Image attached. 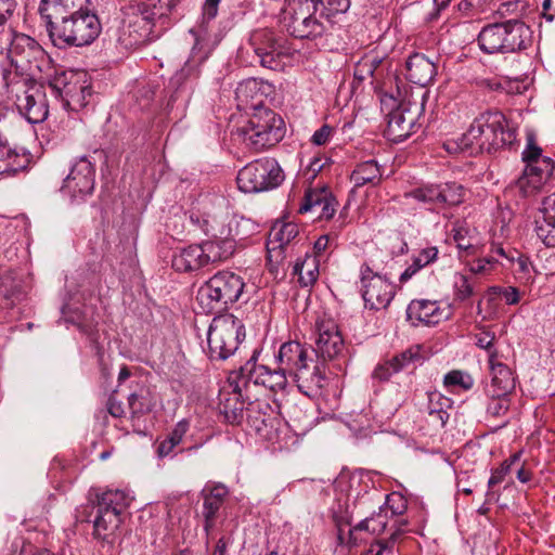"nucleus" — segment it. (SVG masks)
Listing matches in <instances>:
<instances>
[{"instance_id":"nucleus-1","label":"nucleus","mask_w":555,"mask_h":555,"mask_svg":"<svg viewBox=\"0 0 555 555\" xmlns=\"http://www.w3.org/2000/svg\"><path fill=\"white\" fill-rule=\"evenodd\" d=\"M181 0H140L122 11L118 40L132 49L157 37L155 28L168 25V18Z\"/></svg>"},{"instance_id":"nucleus-2","label":"nucleus","mask_w":555,"mask_h":555,"mask_svg":"<svg viewBox=\"0 0 555 555\" xmlns=\"http://www.w3.org/2000/svg\"><path fill=\"white\" fill-rule=\"evenodd\" d=\"M514 140L515 132L506 128V118L499 111L481 113L462 138L465 149H478L488 153L511 145Z\"/></svg>"},{"instance_id":"nucleus-3","label":"nucleus","mask_w":555,"mask_h":555,"mask_svg":"<svg viewBox=\"0 0 555 555\" xmlns=\"http://www.w3.org/2000/svg\"><path fill=\"white\" fill-rule=\"evenodd\" d=\"M3 80L17 111L28 122L39 124L47 119L49 105L42 86L16 73H4Z\"/></svg>"},{"instance_id":"nucleus-4","label":"nucleus","mask_w":555,"mask_h":555,"mask_svg":"<svg viewBox=\"0 0 555 555\" xmlns=\"http://www.w3.org/2000/svg\"><path fill=\"white\" fill-rule=\"evenodd\" d=\"M245 283L231 271H219L205 282L197 292L196 300L205 313H217L238 300Z\"/></svg>"},{"instance_id":"nucleus-5","label":"nucleus","mask_w":555,"mask_h":555,"mask_svg":"<svg viewBox=\"0 0 555 555\" xmlns=\"http://www.w3.org/2000/svg\"><path fill=\"white\" fill-rule=\"evenodd\" d=\"M529 39V27L518 20L486 25L478 35L479 47L488 54L525 49Z\"/></svg>"},{"instance_id":"nucleus-6","label":"nucleus","mask_w":555,"mask_h":555,"mask_svg":"<svg viewBox=\"0 0 555 555\" xmlns=\"http://www.w3.org/2000/svg\"><path fill=\"white\" fill-rule=\"evenodd\" d=\"M280 374L285 378L288 374L297 383V387L307 396L315 393L324 386V376L318 366L309 372L307 352L298 341H288L280 346Z\"/></svg>"},{"instance_id":"nucleus-7","label":"nucleus","mask_w":555,"mask_h":555,"mask_svg":"<svg viewBox=\"0 0 555 555\" xmlns=\"http://www.w3.org/2000/svg\"><path fill=\"white\" fill-rule=\"evenodd\" d=\"M101 23L98 15L90 9L62 21L47 29L52 43L64 49L67 47H83L92 43L101 34Z\"/></svg>"},{"instance_id":"nucleus-8","label":"nucleus","mask_w":555,"mask_h":555,"mask_svg":"<svg viewBox=\"0 0 555 555\" xmlns=\"http://www.w3.org/2000/svg\"><path fill=\"white\" fill-rule=\"evenodd\" d=\"M245 326L233 314L215 317L207 332L208 356L211 360H225L245 339Z\"/></svg>"},{"instance_id":"nucleus-9","label":"nucleus","mask_w":555,"mask_h":555,"mask_svg":"<svg viewBox=\"0 0 555 555\" xmlns=\"http://www.w3.org/2000/svg\"><path fill=\"white\" fill-rule=\"evenodd\" d=\"M319 12L311 0H285L282 22L288 34L299 39H314L325 33L324 24L314 13Z\"/></svg>"},{"instance_id":"nucleus-10","label":"nucleus","mask_w":555,"mask_h":555,"mask_svg":"<svg viewBox=\"0 0 555 555\" xmlns=\"http://www.w3.org/2000/svg\"><path fill=\"white\" fill-rule=\"evenodd\" d=\"M403 198L413 199L430 211L440 212L464 202L465 190L456 182L428 183L412 189Z\"/></svg>"},{"instance_id":"nucleus-11","label":"nucleus","mask_w":555,"mask_h":555,"mask_svg":"<svg viewBox=\"0 0 555 555\" xmlns=\"http://www.w3.org/2000/svg\"><path fill=\"white\" fill-rule=\"evenodd\" d=\"M425 96L426 92L421 95L420 100L413 96L404 99L388 114L386 134L390 141L402 142L416 131L417 120L424 112Z\"/></svg>"},{"instance_id":"nucleus-12","label":"nucleus","mask_w":555,"mask_h":555,"mask_svg":"<svg viewBox=\"0 0 555 555\" xmlns=\"http://www.w3.org/2000/svg\"><path fill=\"white\" fill-rule=\"evenodd\" d=\"M49 87L55 96L62 99L64 107L72 111L85 107L91 95V86L83 73L62 72L56 74L49 81Z\"/></svg>"},{"instance_id":"nucleus-13","label":"nucleus","mask_w":555,"mask_h":555,"mask_svg":"<svg viewBox=\"0 0 555 555\" xmlns=\"http://www.w3.org/2000/svg\"><path fill=\"white\" fill-rule=\"evenodd\" d=\"M235 99L240 111L260 113V111H275V88L272 83L249 78L238 83Z\"/></svg>"},{"instance_id":"nucleus-14","label":"nucleus","mask_w":555,"mask_h":555,"mask_svg":"<svg viewBox=\"0 0 555 555\" xmlns=\"http://www.w3.org/2000/svg\"><path fill=\"white\" fill-rule=\"evenodd\" d=\"M95 185V167L88 157L76 159L63 181L61 193L72 204H79L92 194Z\"/></svg>"},{"instance_id":"nucleus-15","label":"nucleus","mask_w":555,"mask_h":555,"mask_svg":"<svg viewBox=\"0 0 555 555\" xmlns=\"http://www.w3.org/2000/svg\"><path fill=\"white\" fill-rule=\"evenodd\" d=\"M7 41L9 42L8 56L11 64L22 70H41L40 63L47 61V55L41 46L31 37L16 33L9 28Z\"/></svg>"},{"instance_id":"nucleus-16","label":"nucleus","mask_w":555,"mask_h":555,"mask_svg":"<svg viewBox=\"0 0 555 555\" xmlns=\"http://www.w3.org/2000/svg\"><path fill=\"white\" fill-rule=\"evenodd\" d=\"M361 295L365 308L380 310L389 306L396 295V286L385 275L378 274L367 264L360 269Z\"/></svg>"},{"instance_id":"nucleus-17","label":"nucleus","mask_w":555,"mask_h":555,"mask_svg":"<svg viewBox=\"0 0 555 555\" xmlns=\"http://www.w3.org/2000/svg\"><path fill=\"white\" fill-rule=\"evenodd\" d=\"M278 162L274 158L257 159L242 168L236 177L238 189L256 193L278 185Z\"/></svg>"},{"instance_id":"nucleus-18","label":"nucleus","mask_w":555,"mask_h":555,"mask_svg":"<svg viewBox=\"0 0 555 555\" xmlns=\"http://www.w3.org/2000/svg\"><path fill=\"white\" fill-rule=\"evenodd\" d=\"M245 369L230 373L227 384L219 391V410L230 424H237L243 420L244 399L243 389L247 387Z\"/></svg>"},{"instance_id":"nucleus-19","label":"nucleus","mask_w":555,"mask_h":555,"mask_svg":"<svg viewBox=\"0 0 555 555\" xmlns=\"http://www.w3.org/2000/svg\"><path fill=\"white\" fill-rule=\"evenodd\" d=\"M314 351L324 361L337 359L344 351L341 333L334 319L319 315L314 324Z\"/></svg>"},{"instance_id":"nucleus-20","label":"nucleus","mask_w":555,"mask_h":555,"mask_svg":"<svg viewBox=\"0 0 555 555\" xmlns=\"http://www.w3.org/2000/svg\"><path fill=\"white\" fill-rule=\"evenodd\" d=\"M275 111L253 113L250 129H242L244 142L255 151H262L278 143V130L274 128Z\"/></svg>"},{"instance_id":"nucleus-21","label":"nucleus","mask_w":555,"mask_h":555,"mask_svg":"<svg viewBox=\"0 0 555 555\" xmlns=\"http://www.w3.org/2000/svg\"><path fill=\"white\" fill-rule=\"evenodd\" d=\"M89 7V0H41L38 11L49 29L62 21L83 14Z\"/></svg>"},{"instance_id":"nucleus-22","label":"nucleus","mask_w":555,"mask_h":555,"mask_svg":"<svg viewBox=\"0 0 555 555\" xmlns=\"http://www.w3.org/2000/svg\"><path fill=\"white\" fill-rule=\"evenodd\" d=\"M449 317V309L442 308L437 300L415 299L406 308V319L413 326L436 325Z\"/></svg>"},{"instance_id":"nucleus-23","label":"nucleus","mask_w":555,"mask_h":555,"mask_svg":"<svg viewBox=\"0 0 555 555\" xmlns=\"http://www.w3.org/2000/svg\"><path fill=\"white\" fill-rule=\"evenodd\" d=\"M553 170L552 158L538 159L535 164L526 165L522 176L517 181L522 195L527 197L537 194L550 179Z\"/></svg>"},{"instance_id":"nucleus-24","label":"nucleus","mask_w":555,"mask_h":555,"mask_svg":"<svg viewBox=\"0 0 555 555\" xmlns=\"http://www.w3.org/2000/svg\"><path fill=\"white\" fill-rule=\"evenodd\" d=\"M336 207V198L327 188L323 186L320 189L308 190L298 211L300 214L313 212L315 214L317 219L328 220L335 215Z\"/></svg>"},{"instance_id":"nucleus-25","label":"nucleus","mask_w":555,"mask_h":555,"mask_svg":"<svg viewBox=\"0 0 555 555\" xmlns=\"http://www.w3.org/2000/svg\"><path fill=\"white\" fill-rule=\"evenodd\" d=\"M189 222L194 230H199L212 238L234 237L232 228L227 222V217L192 210L189 214Z\"/></svg>"},{"instance_id":"nucleus-26","label":"nucleus","mask_w":555,"mask_h":555,"mask_svg":"<svg viewBox=\"0 0 555 555\" xmlns=\"http://www.w3.org/2000/svg\"><path fill=\"white\" fill-rule=\"evenodd\" d=\"M385 529V515L379 513L375 516L361 520L358 525L349 528L347 531H345L343 527H338L337 540L341 545L356 546L362 541V538L359 537L360 532L369 531L372 534H379L384 532Z\"/></svg>"},{"instance_id":"nucleus-27","label":"nucleus","mask_w":555,"mask_h":555,"mask_svg":"<svg viewBox=\"0 0 555 555\" xmlns=\"http://www.w3.org/2000/svg\"><path fill=\"white\" fill-rule=\"evenodd\" d=\"M405 67L408 80L421 87L428 86L437 74L435 63L422 53L410 55Z\"/></svg>"},{"instance_id":"nucleus-28","label":"nucleus","mask_w":555,"mask_h":555,"mask_svg":"<svg viewBox=\"0 0 555 555\" xmlns=\"http://www.w3.org/2000/svg\"><path fill=\"white\" fill-rule=\"evenodd\" d=\"M27 156L22 149H17L9 142V139L0 133V176L13 175L24 169Z\"/></svg>"},{"instance_id":"nucleus-29","label":"nucleus","mask_w":555,"mask_h":555,"mask_svg":"<svg viewBox=\"0 0 555 555\" xmlns=\"http://www.w3.org/2000/svg\"><path fill=\"white\" fill-rule=\"evenodd\" d=\"M120 524V514L96 505V515L93 520V535L95 539L113 543Z\"/></svg>"},{"instance_id":"nucleus-30","label":"nucleus","mask_w":555,"mask_h":555,"mask_svg":"<svg viewBox=\"0 0 555 555\" xmlns=\"http://www.w3.org/2000/svg\"><path fill=\"white\" fill-rule=\"evenodd\" d=\"M203 494L204 530L207 534H209L210 530L215 526L217 514L223 505L228 490L224 486L217 485L210 489H205Z\"/></svg>"},{"instance_id":"nucleus-31","label":"nucleus","mask_w":555,"mask_h":555,"mask_svg":"<svg viewBox=\"0 0 555 555\" xmlns=\"http://www.w3.org/2000/svg\"><path fill=\"white\" fill-rule=\"evenodd\" d=\"M201 244H191L175 253L172 268L178 272H193L206 267Z\"/></svg>"},{"instance_id":"nucleus-32","label":"nucleus","mask_w":555,"mask_h":555,"mask_svg":"<svg viewBox=\"0 0 555 555\" xmlns=\"http://www.w3.org/2000/svg\"><path fill=\"white\" fill-rule=\"evenodd\" d=\"M489 364L492 377L491 383L486 387V392H490L493 389L494 392L509 396L515 388L513 372L507 365L496 362L493 353L490 356Z\"/></svg>"},{"instance_id":"nucleus-33","label":"nucleus","mask_w":555,"mask_h":555,"mask_svg":"<svg viewBox=\"0 0 555 555\" xmlns=\"http://www.w3.org/2000/svg\"><path fill=\"white\" fill-rule=\"evenodd\" d=\"M240 369H245L244 374L247 376V384L253 382L257 386H262L266 390L269 391L272 397V401L275 400V387L278 386V371L271 370L267 365H256L248 361L244 366Z\"/></svg>"},{"instance_id":"nucleus-34","label":"nucleus","mask_w":555,"mask_h":555,"mask_svg":"<svg viewBox=\"0 0 555 555\" xmlns=\"http://www.w3.org/2000/svg\"><path fill=\"white\" fill-rule=\"evenodd\" d=\"M206 266L221 262L231 257L235 249L234 237L212 238L201 243Z\"/></svg>"},{"instance_id":"nucleus-35","label":"nucleus","mask_w":555,"mask_h":555,"mask_svg":"<svg viewBox=\"0 0 555 555\" xmlns=\"http://www.w3.org/2000/svg\"><path fill=\"white\" fill-rule=\"evenodd\" d=\"M382 168L376 160L370 159L357 165L351 173V181L356 188L365 184L377 185L382 181Z\"/></svg>"},{"instance_id":"nucleus-36","label":"nucleus","mask_w":555,"mask_h":555,"mask_svg":"<svg viewBox=\"0 0 555 555\" xmlns=\"http://www.w3.org/2000/svg\"><path fill=\"white\" fill-rule=\"evenodd\" d=\"M488 402L486 406V413L489 418L500 420L501 423L496 425V428H502L508 424L507 413L511 406V398L506 395H500L494 392L493 389L490 392H486Z\"/></svg>"},{"instance_id":"nucleus-37","label":"nucleus","mask_w":555,"mask_h":555,"mask_svg":"<svg viewBox=\"0 0 555 555\" xmlns=\"http://www.w3.org/2000/svg\"><path fill=\"white\" fill-rule=\"evenodd\" d=\"M268 40L267 46H259L255 48V52L260 59V64L263 67L275 69L278 66L276 53H275V39L273 37V33L268 30H259L253 36V41L262 42Z\"/></svg>"},{"instance_id":"nucleus-38","label":"nucleus","mask_w":555,"mask_h":555,"mask_svg":"<svg viewBox=\"0 0 555 555\" xmlns=\"http://www.w3.org/2000/svg\"><path fill=\"white\" fill-rule=\"evenodd\" d=\"M153 406L154 402L149 387L137 384L128 396V408L132 416L146 414L151 412Z\"/></svg>"},{"instance_id":"nucleus-39","label":"nucleus","mask_w":555,"mask_h":555,"mask_svg":"<svg viewBox=\"0 0 555 555\" xmlns=\"http://www.w3.org/2000/svg\"><path fill=\"white\" fill-rule=\"evenodd\" d=\"M451 408V400L439 392L428 395L427 412L430 421L439 426H444L449 420L448 410Z\"/></svg>"},{"instance_id":"nucleus-40","label":"nucleus","mask_w":555,"mask_h":555,"mask_svg":"<svg viewBox=\"0 0 555 555\" xmlns=\"http://www.w3.org/2000/svg\"><path fill=\"white\" fill-rule=\"evenodd\" d=\"M131 501L132 496L128 491L109 489L98 495L96 505L102 508L116 512L117 514H121V512L129 506Z\"/></svg>"},{"instance_id":"nucleus-41","label":"nucleus","mask_w":555,"mask_h":555,"mask_svg":"<svg viewBox=\"0 0 555 555\" xmlns=\"http://www.w3.org/2000/svg\"><path fill=\"white\" fill-rule=\"evenodd\" d=\"M190 424L186 420L178 422L172 430L165 439L159 441L157 446V454L159 457L169 456L173 450L183 441L184 436L189 431Z\"/></svg>"},{"instance_id":"nucleus-42","label":"nucleus","mask_w":555,"mask_h":555,"mask_svg":"<svg viewBox=\"0 0 555 555\" xmlns=\"http://www.w3.org/2000/svg\"><path fill=\"white\" fill-rule=\"evenodd\" d=\"M293 274L298 276V282L302 287L312 286L319 278V260L315 257H306L302 261H297L293 267Z\"/></svg>"},{"instance_id":"nucleus-43","label":"nucleus","mask_w":555,"mask_h":555,"mask_svg":"<svg viewBox=\"0 0 555 555\" xmlns=\"http://www.w3.org/2000/svg\"><path fill=\"white\" fill-rule=\"evenodd\" d=\"M438 248L435 246L421 249L413 256L412 263L401 273L399 280L404 283L409 281L422 268L433 263L438 258Z\"/></svg>"},{"instance_id":"nucleus-44","label":"nucleus","mask_w":555,"mask_h":555,"mask_svg":"<svg viewBox=\"0 0 555 555\" xmlns=\"http://www.w3.org/2000/svg\"><path fill=\"white\" fill-rule=\"evenodd\" d=\"M508 264L519 281L524 283L533 281L534 268L529 257L526 255H522L518 250L511 251V255H508Z\"/></svg>"},{"instance_id":"nucleus-45","label":"nucleus","mask_w":555,"mask_h":555,"mask_svg":"<svg viewBox=\"0 0 555 555\" xmlns=\"http://www.w3.org/2000/svg\"><path fill=\"white\" fill-rule=\"evenodd\" d=\"M477 280L473 275L455 273L453 276V297L455 301H465L475 294Z\"/></svg>"},{"instance_id":"nucleus-46","label":"nucleus","mask_w":555,"mask_h":555,"mask_svg":"<svg viewBox=\"0 0 555 555\" xmlns=\"http://www.w3.org/2000/svg\"><path fill=\"white\" fill-rule=\"evenodd\" d=\"M451 233L460 250H464L469 255L474 253V230L465 222H455Z\"/></svg>"},{"instance_id":"nucleus-47","label":"nucleus","mask_w":555,"mask_h":555,"mask_svg":"<svg viewBox=\"0 0 555 555\" xmlns=\"http://www.w3.org/2000/svg\"><path fill=\"white\" fill-rule=\"evenodd\" d=\"M423 356L421 354L420 346H412L401 353L392 358L393 365L397 366L398 371H402L409 367H415L417 364L423 362Z\"/></svg>"},{"instance_id":"nucleus-48","label":"nucleus","mask_w":555,"mask_h":555,"mask_svg":"<svg viewBox=\"0 0 555 555\" xmlns=\"http://www.w3.org/2000/svg\"><path fill=\"white\" fill-rule=\"evenodd\" d=\"M315 4L321 16L331 17L345 13L350 7L349 0H311Z\"/></svg>"},{"instance_id":"nucleus-49","label":"nucleus","mask_w":555,"mask_h":555,"mask_svg":"<svg viewBox=\"0 0 555 555\" xmlns=\"http://www.w3.org/2000/svg\"><path fill=\"white\" fill-rule=\"evenodd\" d=\"M535 233L547 247H555V220L540 216L535 220Z\"/></svg>"},{"instance_id":"nucleus-50","label":"nucleus","mask_w":555,"mask_h":555,"mask_svg":"<svg viewBox=\"0 0 555 555\" xmlns=\"http://www.w3.org/2000/svg\"><path fill=\"white\" fill-rule=\"evenodd\" d=\"M443 383L446 386L459 387L463 390H469L474 386L473 377L462 371H451L444 375Z\"/></svg>"},{"instance_id":"nucleus-51","label":"nucleus","mask_w":555,"mask_h":555,"mask_svg":"<svg viewBox=\"0 0 555 555\" xmlns=\"http://www.w3.org/2000/svg\"><path fill=\"white\" fill-rule=\"evenodd\" d=\"M488 295L489 301H491L494 296L502 297L507 305H516L519 301V292L516 287L513 286H491L488 289Z\"/></svg>"},{"instance_id":"nucleus-52","label":"nucleus","mask_w":555,"mask_h":555,"mask_svg":"<svg viewBox=\"0 0 555 555\" xmlns=\"http://www.w3.org/2000/svg\"><path fill=\"white\" fill-rule=\"evenodd\" d=\"M210 54V49L199 38L195 39V43L191 51V56L186 62V66L198 65L205 62Z\"/></svg>"},{"instance_id":"nucleus-53","label":"nucleus","mask_w":555,"mask_h":555,"mask_svg":"<svg viewBox=\"0 0 555 555\" xmlns=\"http://www.w3.org/2000/svg\"><path fill=\"white\" fill-rule=\"evenodd\" d=\"M386 508L391 512L392 515H402L408 508L406 499L399 492H392L386 496Z\"/></svg>"},{"instance_id":"nucleus-54","label":"nucleus","mask_w":555,"mask_h":555,"mask_svg":"<svg viewBox=\"0 0 555 555\" xmlns=\"http://www.w3.org/2000/svg\"><path fill=\"white\" fill-rule=\"evenodd\" d=\"M496 262L498 260L493 256L479 258L469 264V271L473 276L477 274H486L492 270L493 264Z\"/></svg>"},{"instance_id":"nucleus-55","label":"nucleus","mask_w":555,"mask_h":555,"mask_svg":"<svg viewBox=\"0 0 555 555\" xmlns=\"http://www.w3.org/2000/svg\"><path fill=\"white\" fill-rule=\"evenodd\" d=\"M521 158L526 165L535 164L538 159H547V156L542 155V150L534 144L532 139L528 140L527 147L521 153Z\"/></svg>"},{"instance_id":"nucleus-56","label":"nucleus","mask_w":555,"mask_h":555,"mask_svg":"<svg viewBox=\"0 0 555 555\" xmlns=\"http://www.w3.org/2000/svg\"><path fill=\"white\" fill-rule=\"evenodd\" d=\"M278 249V233H273L271 230L267 242V266L271 273L278 270V262L274 260L275 251Z\"/></svg>"},{"instance_id":"nucleus-57","label":"nucleus","mask_w":555,"mask_h":555,"mask_svg":"<svg viewBox=\"0 0 555 555\" xmlns=\"http://www.w3.org/2000/svg\"><path fill=\"white\" fill-rule=\"evenodd\" d=\"M392 359L379 363L373 371V378L380 382L388 380L393 374L398 373V369L393 365Z\"/></svg>"},{"instance_id":"nucleus-58","label":"nucleus","mask_w":555,"mask_h":555,"mask_svg":"<svg viewBox=\"0 0 555 555\" xmlns=\"http://www.w3.org/2000/svg\"><path fill=\"white\" fill-rule=\"evenodd\" d=\"M495 340V334L489 330H482L478 334H476V345L489 351V357L491 353L495 356V351L492 350L493 344Z\"/></svg>"},{"instance_id":"nucleus-59","label":"nucleus","mask_w":555,"mask_h":555,"mask_svg":"<svg viewBox=\"0 0 555 555\" xmlns=\"http://www.w3.org/2000/svg\"><path fill=\"white\" fill-rule=\"evenodd\" d=\"M16 9L15 0H0V34L4 31L8 21Z\"/></svg>"},{"instance_id":"nucleus-60","label":"nucleus","mask_w":555,"mask_h":555,"mask_svg":"<svg viewBox=\"0 0 555 555\" xmlns=\"http://www.w3.org/2000/svg\"><path fill=\"white\" fill-rule=\"evenodd\" d=\"M354 78L359 81H363L369 77H374V70L372 69V61L364 60L363 57L354 66Z\"/></svg>"},{"instance_id":"nucleus-61","label":"nucleus","mask_w":555,"mask_h":555,"mask_svg":"<svg viewBox=\"0 0 555 555\" xmlns=\"http://www.w3.org/2000/svg\"><path fill=\"white\" fill-rule=\"evenodd\" d=\"M392 541H376L372 543L363 555H390L392 553Z\"/></svg>"},{"instance_id":"nucleus-62","label":"nucleus","mask_w":555,"mask_h":555,"mask_svg":"<svg viewBox=\"0 0 555 555\" xmlns=\"http://www.w3.org/2000/svg\"><path fill=\"white\" fill-rule=\"evenodd\" d=\"M298 225L293 222H285L280 229V247L282 244H288L298 235Z\"/></svg>"},{"instance_id":"nucleus-63","label":"nucleus","mask_w":555,"mask_h":555,"mask_svg":"<svg viewBox=\"0 0 555 555\" xmlns=\"http://www.w3.org/2000/svg\"><path fill=\"white\" fill-rule=\"evenodd\" d=\"M509 470L511 463H508V461H504L500 467L495 468L492 472L491 477L488 480V486L492 488L495 485L501 483L504 480L505 476L509 473Z\"/></svg>"},{"instance_id":"nucleus-64","label":"nucleus","mask_w":555,"mask_h":555,"mask_svg":"<svg viewBox=\"0 0 555 555\" xmlns=\"http://www.w3.org/2000/svg\"><path fill=\"white\" fill-rule=\"evenodd\" d=\"M540 216L546 217V220H555V193H552L543 199Z\"/></svg>"}]
</instances>
